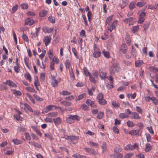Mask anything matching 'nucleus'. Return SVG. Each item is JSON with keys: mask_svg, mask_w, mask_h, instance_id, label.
<instances>
[{"mask_svg": "<svg viewBox=\"0 0 158 158\" xmlns=\"http://www.w3.org/2000/svg\"><path fill=\"white\" fill-rule=\"evenodd\" d=\"M120 69L116 64H113L110 67V73L111 74H114L115 71L118 72L119 71Z\"/></svg>", "mask_w": 158, "mask_h": 158, "instance_id": "f257e3e1", "label": "nucleus"}, {"mask_svg": "<svg viewBox=\"0 0 158 158\" xmlns=\"http://www.w3.org/2000/svg\"><path fill=\"white\" fill-rule=\"evenodd\" d=\"M117 24V21L115 20L113 23H109L107 24V29L110 32H111L113 30L115 27V24Z\"/></svg>", "mask_w": 158, "mask_h": 158, "instance_id": "f03ea898", "label": "nucleus"}, {"mask_svg": "<svg viewBox=\"0 0 158 158\" xmlns=\"http://www.w3.org/2000/svg\"><path fill=\"white\" fill-rule=\"evenodd\" d=\"M136 148H138V146L137 143H135L133 145L131 144L127 145L125 148V150H131Z\"/></svg>", "mask_w": 158, "mask_h": 158, "instance_id": "7ed1b4c3", "label": "nucleus"}, {"mask_svg": "<svg viewBox=\"0 0 158 158\" xmlns=\"http://www.w3.org/2000/svg\"><path fill=\"white\" fill-rule=\"evenodd\" d=\"M86 103L89 106H90L93 108L96 107V105L94 101H92L90 99H87L86 102Z\"/></svg>", "mask_w": 158, "mask_h": 158, "instance_id": "20e7f679", "label": "nucleus"}, {"mask_svg": "<svg viewBox=\"0 0 158 158\" xmlns=\"http://www.w3.org/2000/svg\"><path fill=\"white\" fill-rule=\"evenodd\" d=\"M127 47L125 43H123L120 47V50L123 53L125 54L127 52Z\"/></svg>", "mask_w": 158, "mask_h": 158, "instance_id": "39448f33", "label": "nucleus"}, {"mask_svg": "<svg viewBox=\"0 0 158 158\" xmlns=\"http://www.w3.org/2000/svg\"><path fill=\"white\" fill-rule=\"evenodd\" d=\"M4 83L6 85H8L10 86L13 87H16L17 86L13 82L10 80H7L6 82Z\"/></svg>", "mask_w": 158, "mask_h": 158, "instance_id": "423d86ee", "label": "nucleus"}, {"mask_svg": "<svg viewBox=\"0 0 158 158\" xmlns=\"http://www.w3.org/2000/svg\"><path fill=\"white\" fill-rule=\"evenodd\" d=\"M84 149L85 151L89 153L90 154H93L94 155H96V153H95V152L94 149L92 148H84Z\"/></svg>", "mask_w": 158, "mask_h": 158, "instance_id": "0eeeda50", "label": "nucleus"}, {"mask_svg": "<svg viewBox=\"0 0 158 158\" xmlns=\"http://www.w3.org/2000/svg\"><path fill=\"white\" fill-rule=\"evenodd\" d=\"M140 131V129H137L136 130H132L130 131L129 133L131 135H139V133Z\"/></svg>", "mask_w": 158, "mask_h": 158, "instance_id": "6e6552de", "label": "nucleus"}, {"mask_svg": "<svg viewBox=\"0 0 158 158\" xmlns=\"http://www.w3.org/2000/svg\"><path fill=\"white\" fill-rule=\"evenodd\" d=\"M52 28H49L48 27H44L42 28L43 31L45 33H50L53 30Z\"/></svg>", "mask_w": 158, "mask_h": 158, "instance_id": "1a4fd4ad", "label": "nucleus"}, {"mask_svg": "<svg viewBox=\"0 0 158 158\" xmlns=\"http://www.w3.org/2000/svg\"><path fill=\"white\" fill-rule=\"evenodd\" d=\"M34 23L33 20L31 19L30 18H27L25 21V24L31 26Z\"/></svg>", "mask_w": 158, "mask_h": 158, "instance_id": "9d476101", "label": "nucleus"}, {"mask_svg": "<svg viewBox=\"0 0 158 158\" xmlns=\"http://www.w3.org/2000/svg\"><path fill=\"white\" fill-rule=\"evenodd\" d=\"M53 106H54L52 105H49L47 106L44 109L42 113H45L48 112L52 109V107Z\"/></svg>", "mask_w": 158, "mask_h": 158, "instance_id": "9b49d317", "label": "nucleus"}, {"mask_svg": "<svg viewBox=\"0 0 158 158\" xmlns=\"http://www.w3.org/2000/svg\"><path fill=\"white\" fill-rule=\"evenodd\" d=\"M101 147L102 149V153H104L107 151V143L106 142H103Z\"/></svg>", "mask_w": 158, "mask_h": 158, "instance_id": "f8f14e48", "label": "nucleus"}, {"mask_svg": "<svg viewBox=\"0 0 158 158\" xmlns=\"http://www.w3.org/2000/svg\"><path fill=\"white\" fill-rule=\"evenodd\" d=\"M146 7L144 8L141 11L140 10L139 11V12L140 13L139 15V18H144V17H145L146 15V13L144 12V11L146 9Z\"/></svg>", "mask_w": 158, "mask_h": 158, "instance_id": "ddd939ff", "label": "nucleus"}, {"mask_svg": "<svg viewBox=\"0 0 158 158\" xmlns=\"http://www.w3.org/2000/svg\"><path fill=\"white\" fill-rule=\"evenodd\" d=\"M135 66L136 67H141L143 64V62L142 60H138L135 62Z\"/></svg>", "mask_w": 158, "mask_h": 158, "instance_id": "4468645a", "label": "nucleus"}, {"mask_svg": "<svg viewBox=\"0 0 158 158\" xmlns=\"http://www.w3.org/2000/svg\"><path fill=\"white\" fill-rule=\"evenodd\" d=\"M47 11L45 10H42L39 13V15L41 17H43L47 15Z\"/></svg>", "mask_w": 158, "mask_h": 158, "instance_id": "2eb2a0df", "label": "nucleus"}, {"mask_svg": "<svg viewBox=\"0 0 158 158\" xmlns=\"http://www.w3.org/2000/svg\"><path fill=\"white\" fill-rule=\"evenodd\" d=\"M24 76L26 80H28L30 82L31 80V77L28 72H27L24 74Z\"/></svg>", "mask_w": 158, "mask_h": 158, "instance_id": "dca6fc26", "label": "nucleus"}, {"mask_svg": "<svg viewBox=\"0 0 158 158\" xmlns=\"http://www.w3.org/2000/svg\"><path fill=\"white\" fill-rule=\"evenodd\" d=\"M51 40V38L48 36H46L44 39L43 41L45 42V45L46 46L50 42Z\"/></svg>", "mask_w": 158, "mask_h": 158, "instance_id": "f3484780", "label": "nucleus"}, {"mask_svg": "<svg viewBox=\"0 0 158 158\" xmlns=\"http://www.w3.org/2000/svg\"><path fill=\"white\" fill-rule=\"evenodd\" d=\"M53 122L56 126L59 125L61 123V120L59 117H57L56 119H53Z\"/></svg>", "mask_w": 158, "mask_h": 158, "instance_id": "a211bd4d", "label": "nucleus"}, {"mask_svg": "<svg viewBox=\"0 0 158 158\" xmlns=\"http://www.w3.org/2000/svg\"><path fill=\"white\" fill-rule=\"evenodd\" d=\"M146 147L145 149V150L146 152L150 151L152 148V146L150 145V144L149 143H147L145 144Z\"/></svg>", "mask_w": 158, "mask_h": 158, "instance_id": "6ab92c4d", "label": "nucleus"}, {"mask_svg": "<svg viewBox=\"0 0 158 158\" xmlns=\"http://www.w3.org/2000/svg\"><path fill=\"white\" fill-rule=\"evenodd\" d=\"M113 17V15H111L107 18L105 22L106 25H107L108 23H112V22H111V21L112 20Z\"/></svg>", "mask_w": 158, "mask_h": 158, "instance_id": "aec40b11", "label": "nucleus"}, {"mask_svg": "<svg viewBox=\"0 0 158 158\" xmlns=\"http://www.w3.org/2000/svg\"><path fill=\"white\" fill-rule=\"evenodd\" d=\"M112 105L116 108H118L120 106V104L118 102L116 101H113L112 102Z\"/></svg>", "mask_w": 158, "mask_h": 158, "instance_id": "412c9836", "label": "nucleus"}, {"mask_svg": "<svg viewBox=\"0 0 158 158\" xmlns=\"http://www.w3.org/2000/svg\"><path fill=\"white\" fill-rule=\"evenodd\" d=\"M70 62V61L69 59L66 60L65 63V64L66 69H69L71 65Z\"/></svg>", "mask_w": 158, "mask_h": 158, "instance_id": "4be33fe9", "label": "nucleus"}, {"mask_svg": "<svg viewBox=\"0 0 158 158\" xmlns=\"http://www.w3.org/2000/svg\"><path fill=\"white\" fill-rule=\"evenodd\" d=\"M101 52L99 51H95L93 54V56L94 57L98 58L100 56Z\"/></svg>", "mask_w": 158, "mask_h": 158, "instance_id": "5701e85b", "label": "nucleus"}, {"mask_svg": "<svg viewBox=\"0 0 158 158\" xmlns=\"http://www.w3.org/2000/svg\"><path fill=\"white\" fill-rule=\"evenodd\" d=\"M149 69L151 71L155 73L158 72V69L155 66H150L149 67Z\"/></svg>", "mask_w": 158, "mask_h": 158, "instance_id": "b1692460", "label": "nucleus"}, {"mask_svg": "<svg viewBox=\"0 0 158 158\" xmlns=\"http://www.w3.org/2000/svg\"><path fill=\"white\" fill-rule=\"evenodd\" d=\"M98 102L100 105H105L107 103V101L105 99H104L103 98L100 99V100H98Z\"/></svg>", "mask_w": 158, "mask_h": 158, "instance_id": "393cba45", "label": "nucleus"}, {"mask_svg": "<svg viewBox=\"0 0 158 158\" xmlns=\"http://www.w3.org/2000/svg\"><path fill=\"white\" fill-rule=\"evenodd\" d=\"M99 75L100 77L102 79H105L106 78V73L104 72H100Z\"/></svg>", "mask_w": 158, "mask_h": 158, "instance_id": "a878e982", "label": "nucleus"}, {"mask_svg": "<svg viewBox=\"0 0 158 158\" xmlns=\"http://www.w3.org/2000/svg\"><path fill=\"white\" fill-rule=\"evenodd\" d=\"M83 71L84 73L85 74L86 76H89L91 75V73H89L86 67H84L83 68Z\"/></svg>", "mask_w": 158, "mask_h": 158, "instance_id": "bb28decb", "label": "nucleus"}, {"mask_svg": "<svg viewBox=\"0 0 158 158\" xmlns=\"http://www.w3.org/2000/svg\"><path fill=\"white\" fill-rule=\"evenodd\" d=\"M150 99L152 101V102L155 105H158V100L156 98L152 97L150 98Z\"/></svg>", "mask_w": 158, "mask_h": 158, "instance_id": "cd10ccee", "label": "nucleus"}, {"mask_svg": "<svg viewBox=\"0 0 158 158\" xmlns=\"http://www.w3.org/2000/svg\"><path fill=\"white\" fill-rule=\"evenodd\" d=\"M132 114L134 118L139 119L140 118V117L139 116V114L135 112H132Z\"/></svg>", "mask_w": 158, "mask_h": 158, "instance_id": "c85d7f7f", "label": "nucleus"}, {"mask_svg": "<svg viewBox=\"0 0 158 158\" xmlns=\"http://www.w3.org/2000/svg\"><path fill=\"white\" fill-rule=\"evenodd\" d=\"M133 20V18L132 17H130L126 18L123 20V21L125 23H130Z\"/></svg>", "mask_w": 158, "mask_h": 158, "instance_id": "c756f323", "label": "nucleus"}, {"mask_svg": "<svg viewBox=\"0 0 158 158\" xmlns=\"http://www.w3.org/2000/svg\"><path fill=\"white\" fill-rule=\"evenodd\" d=\"M24 106L29 111L31 112H33L32 108L28 104L24 103Z\"/></svg>", "mask_w": 158, "mask_h": 158, "instance_id": "7c9ffc66", "label": "nucleus"}, {"mask_svg": "<svg viewBox=\"0 0 158 158\" xmlns=\"http://www.w3.org/2000/svg\"><path fill=\"white\" fill-rule=\"evenodd\" d=\"M26 89L27 90L30 92H34L35 93H36V91L35 90V89L31 87H26Z\"/></svg>", "mask_w": 158, "mask_h": 158, "instance_id": "2f4dec72", "label": "nucleus"}, {"mask_svg": "<svg viewBox=\"0 0 158 158\" xmlns=\"http://www.w3.org/2000/svg\"><path fill=\"white\" fill-rule=\"evenodd\" d=\"M12 142L14 143L15 144L18 145L21 144L22 141L17 139H14L12 140Z\"/></svg>", "mask_w": 158, "mask_h": 158, "instance_id": "473e14b6", "label": "nucleus"}, {"mask_svg": "<svg viewBox=\"0 0 158 158\" xmlns=\"http://www.w3.org/2000/svg\"><path fill=\"white\" fill-rule=\"evenodd\" d=\"M113 156H114V158H122L123 157V154L121 153L117 154H114Z\"/></svg>", "mask_w": 158, "mask_h": 158, "instance_id": "72a5a7b5", "label": "nucleus"}, {"mask_svg": "<svg viewBox=\"0 0 158 158\" xmlns=\"http://www.w3.org/2000/svg\"><path fill=\"white\" fill-rule=\"evenodd\" d=\"M119 117L122 119H123L125 118H127L128 117V116L126 115L123 113H121L119 114Z\"/></svg>", "mask_w": 158, "mask_h": 158, "instance_id": "f704fd0d", "label": "nucleus"}, {"mask_svg": "<svg viewBox=\"0 0 158 158\" xmlns=\"http://www.w3.org/2000/svg\"><path fill=\"white\" fill-rule=\"evenodd\" d=\"M48 20L52 23H55V19L54 17L52 15L50 16L48 18Z\"/></svg>", "mask_w": 158, "mask_h": 158, "instance_id": "c9c22d12", "label": "nucleus"}, {"mask_svg": "<svg viewBox=\"0 0 158 158\" xmlns=\"http://www.w3.org/2000/svg\"><path fill=\"white\" fill-rule=\"evenodd\" d=\"M61 103L66 106H71V103L70 102L63 101L61 102Z\"/></svg>", "mask_w": 158, "mask_h": 158, "instance_id": "e433bc0d", "label": "nucleus"}, {"mask_svg": "<svg viewBox=\"0 0 158 158\" xmlns=\"http://www.w3.org/2000/svg\"><path fill=\"white\" fill-rule=\"evenodd\" d=\"M104 113L102 112H99L98 114L97 118L98 119H101L103 117Z\"/></svg>", "mask_w": 158, "mask_h": 158, "instance_id": "4c0bfd02", "label": "nucleus"}, {"mask_svg": "<svg viewBox=\"0 0 158 158\" xmlns=\"http://www.w3.org/2000/svg\"><path fill=\"white\" fill-rule=\"evenodd\" d=\"M69 72L70 77L73 78V80L74 79H75V77L72 69V68H71L70 69H69Z\"/></svg>", "mask_w": 158, "mask_h": 158, "instance_id": "58836bf2", "label": "nucleus"}, {"mask_svg": "<svg viewBox=\"0 0 158 158\" xmlns=\"http://www.w3.org/2000/svg\"><path fill=\"white\" fill-rule=\"evenodd\" d=\"M122 151V149L120 147H116L114 150V152L115 153H118Z\"/></svg>", "mask_w": 158, "mask_h": 158, "instance_id": "ea45409f", "label": "nucleus"}, {"mask_svg": "<svg viewBox=\"0 0 158 158\" xmlns=\"http://www.w3.org/2000/svg\"><path fill=\"white\" fill-rule=\"evenodd\" d=\"M58 82L56 80L52 81V85L53 87H56L58 85Z\"/></svg>", "mask_w": 158, "mask_h": 158, "instance_id": "a19ab883", "label": "nucleus"}, {"mask_svg": "<svg viewBox=\"0 0 158 158\" xmlns=\"http://www.w3.org/2000/svg\"><path fill=\"white\" fill-rule=\"evenodd\" d=\"M69 116L66 118V121L67 123L69 124H72L74 122V121H73L72 120L70 117Z\"/></svg>", "mask_w": 158, "mask_h": 158, "instance_id": "79ce46f5", "label": "nucleus"}, {"mask_svg": "<svg viewBox=\"0 0 158 158\" xmlns=\"http://www.w3.org/2000/svg\"><path fill=\"white\" fill-rule=\"evenodd\" d=\"M70 139L72 141L77 140L79 139V138L76 136L71 135L70 137Z\"/></svg>", "mask_w": 158, "mask_h": 158, "instance_id": "37998d69", "label": "nucleus"}, {"mask_svg": "<svg viewBox=\"0 0 158 158\" xmlns=\"http://www.w3.org/2000/svg\"><path fill=\"white\" fill-rule=\"evenodd\" d=\"M20 6L23 9H27L28 8V6L27 4L23 3Z\"/></svg>", "mask_w": 158, "mask_h": 158, "instance_id": "c03bdc74", "label": "nucleus"}, {"mask_svg": "<svg viewBox=\"0 0 158 158\" xmlns=\"http://www.w3.org/2000/svg\"><path fill=\"white\" fill-rule=\"evenodd\" d=\"M34 84L35 86H36L37 85H40V83L39 82L38 78L37 76L35 77Z\"/></svg>", "mask_w": 158, "mask_h": 158, "instance_id": "a18cd8bd", "label": "nucleus"}, {"mask_svg": "<svg viewBox=\"0 0 158 158\" xmlns=\"http://www.w3.org/2000/svg\"><path fill=\"white\" fill-rule=\"evenodd\" d=\"M125 39L126 40L127 44L128 45H130V39L129 36L127 35L126 36Z\"/></svg>", "mask_w": 158, "mask_h": 158, "instance_id": "49530a36", "label": "nucleus"}, {"mask_svg": "<svg viewBox=\"0 0 158 158\" xmlns=\"http://www.w3.org/2000/svg\"><path fill=\"white\" fill-rule=\"evenodd\" d=\"M33 96L34 98L39 101H42L43 100V99L42 98L38 96L36 94H34Z\"/></svg>", "mask_w": 158, "mask_h": 158, "instance_id": "de8ad7c7", "label": "nucleus"}, {"mask_svg": "<svg viewBox=\"0 0 158 158\" xmlns=\"http://www.w3.org/2000/svg\"><path fill=\"white\" fill-rule=\"evenodd\" d=\"M14 118L17 119V120H20L22 121L23 119V118L21 117L18 114H17L16 115H14Z\"/></svg>", "mask_w": 158, "mask_h": 158, "instance_id": "09e8293b", "label": "nucleus"}, {"mask_svg": "<svg viewBox=\"0 0 158 158\" xmlns=\"http://www.w3.org/2000/svg\"><path fill=\"white\" fill-rule=\"evenodd\" d=\"M22 38L24 41L28 42L29 40L28 37L24 32H23V34Z\"/></svg>", "mask_w": 158, "mask_h": 158, "instance_id": "8fccbe9b", "label": "nucleus"}, {"mask_svg": "<svg viewBox=\"0 0 158 158\" xmlns=\"http://www.w3.org/2000/svg\"><path fill=\"white\" fill-rule=\"evenodd\" d=\"M135 7V3L133 2H131L129 6V8L130 10H133Z\"/></svg>", "mask_w": 158, "mask_h": 158, "instance_id": "3c124183", "label": "nucleus"}, {"mask_svg": "<svg viewBox=\"0 0 158 158\" xmlns=\"http://www.w3.org/2000/svg\"><path fill=\"white\" fill-rule=\"evenodd\" d=\"M108 37V35L106 34V33H104V34L102 35L101 37V39L102 40H106L107 39Z\"/></svg>", "mask_w": 158, "mask_h": 158, "instance_id": "603ef678", "label": "nucleus"}, {"mask_svg": "<svg viewBox=\"0 0 158 158\" xmlns=\"http://www.w3.org/2000/svg\"><path fill=\"white\" fill-rule=\"evenodd\" d=\"M44 135L45 137H47L50 140H52L53 139L52 136L51 135L50 133H46L44 134Z\"/></svg>", "mask_w": 158, "mask_h": 158, "instance_id": "864d4df0", "label": "nucleus"}, {"mask_svg": "<svg viewBox=\"0 0 158 158\" xmlns=\"http://www.w3.org/2000/svg\"><path fill=\"white\" fill-rule=\"evenodd\" d=\"M60 94H62L64 96L68 95H70V93L67 91L64 90L60 93Z\"/></svg>", "mask_w": 158, "mask_h": 158, "instance_id": "5fc2aeb1", "label": "nucleus"}, {"mask_svg": "<svg viewBox=\"0 0 158 158\" xmlns=\"http://www.w3.org/2000/svg\"><path fill=\"white\" fill-rule=\"evenodd\" d=\"M17 130L20 132H23L26 131V129L24 128L19 127H18Z\"/></svg>", "mask_w": 158, "mask_h": 158, "instance_id": "6e6d98bb", "label": "nucleus"}, {"mask_svg": "<svg viewBox=\"0 0 158 158\" xmlns=\"http://www.w3.org/2000/svg\"><path fill=\"white\" fill-rule=\"evenodd\" d=\"M97 98L98 100L100 99H102L103 98V95L102 93H100L98 94L97 96Z\"/></svg>", "mask_w": 158, "mask_h": 158, "instance_id": "4d7b16f0", "label": "nucleus"}, {"mask_svg": "<svg viewBox=\"0 0 158 158\" xmlns=\"http://www.w3.org/2000/svg\"><path fill=\"white\" fill-rule=\"evenodd\" d=\"M102 53L104 56L107 58H109L110 57V55L109 53L108 52L103 51H102Z\"/></svg>", "mask_w": 158, "mask_h": 158, "instance_id": "13d9d810", "label": "nucleus"}, {"mask_svg": "<svg viewBox=\"0 0 158 158\" xmlns=\"http://www.w3.org/2000/svg\"><path fill=\"white\" fill-rule=\"evenodd\" d=\"M92 13L90 11H89L87 13V17L89 21H90L91 19Z\"/></svg>", "mask_w": 158, "mask_h": 158, "instance_id": "bf43d9fd", "label": "nucleus"}, {"mask_svg": "<svg viewBox=\"0 0 158 158\" xmlns=\"http://www.w3.org/2000/svg\"><path fill=\"white\" fill-rule=\"evenodd\" d=\"M146 136L147 141L151 142L152 139L151 135L149 134H147L146 135Z\"/></svg>", "mask_w": 158, "mask_h": 158, "instance_id": "052dcab7", "label": "nucleus"}, {"mask_svg": "<svg viewBox=\"0 0 158 158\" xmlns=\"http://www.w3.org/2000/svg\"><path fill=\"white\" fill-rule=\"evenodd\" d=\"M139 29L138 26H134L133 27L132 31L134 33H135Z\"/></svg>", "mask_w": 158, "mask_h": 158, "instance_id": "680f3d73", "label": "nucleus"}, {"mask_svg": "<svg viewBox=\"0 0 158 158\" xmlns=\"http://www.w3.org/2000/svg\"><path fill=\"white\" fill-rule=\"evenodd\" d=\"M73 156L76 158H82L84 156L78 154H75Z\"/></svg>", "mask_w": 158, "mask_h": 158, "instance_id": "e2e57ef3", "label": "nucleus"}, {"mask_svg": "<svg viewBox=\"0 0 158 158\" xmlns=\"http://www.w3.org/2000/svg\"><path fill=\"white\" fill-rule=\"evenodd\" d=\"M144 3L143 2H139L137 3L136 5L138 7H142L144 5Z\"/></svg>", "mask_w": 158, "mask_h": 158, "instance_id": "0e129e2a", "label": "nucleus"}, {"mask_svg": "<svg viewBox=\"0 0 158 158\" xmlns=\"http://www.w3.org/2000/svg\"><path fill=\"white\" fill-rule=\"evenodd\" d=\"M127 126L129 127H132L134 126L133 123L131 121H129L127 122Z\"/></svg>", "mask_w": 158, "mask_h": 158, "instance_id": "69168bd1", "label": "nucleus"}, {"mask_svg": "<svg viewBox=\"0 0 158 158\" xmlns=\"http://www.w3.org/2000/svg\"><path fill=\"white\" fill-rule=\"evenodd\" d=\"M113 131L116 134H118L119 133V130L116 127H113Z\"/></svg>", "mask_w": 158, "mask_h": 158, "instance_id": "338daca9", "label": "nucleus"}, {"mask_svg": "<svg viewBox=\"0 0 158 158\" xmlns=\"http://www.w3.org/2000/svg\"><path fill=\"white\" fill-rule=\"evenodd\" d=\"M133 153L127 154L124 156V158H130L131 157L133 156Z\"/></svg>", "mask_w": 158, "mask_h": 158, "instance_id": "774afa93", "label": "nucleus"}]
</instances>
